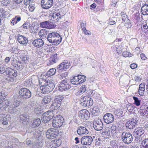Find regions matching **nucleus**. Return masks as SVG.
Instances as JSON below:
<instances>
[{"label":"nucleus","instance_id":"nucleus-1","mask_svg":"<svg viewBox=\"0 0 148 148\" xmlns=\"http://www.w3.org/2000/svg\"><path fill=\"white\" fill-rule=\"evenodd\" d=\"M40 89L42 93L44 94L49 93L55 87L54 84L52 81L42 79L39 81Z\"/></svg>","mask_w":148,"mask_h":148},{"label":"nucleus","instance_id":"nucleus-2","mask_svg":"<svg viewBox=\"0 0 148 148\" xmlns=\"http://www.w3.org/2000/svg\"><path fill=\"white\" fill-rule=\"evenodd\" d=\"M70 64L66 61L59 65L56 69H50L48 71V74L50 75H53L56 73V70L59 72H61L66 70L70 67Z\"/></svg>","mask_w":148,"mask_h":148},{"label":"nucleus","instance_id":"nucleus-3","mask_svg":"<svg viewBox=\"0 0 148 148\" xmlns=\"http://www.w3.org/2000/svg\"><path fill=\"white\" fill-rule=\"evenodd\" d=\"M18 98L22 101L30 98L32 95L31 92L26 88H21L18 90Z\"/></svg>","mask_w":148,"mask_h":148},{"label":"nucleus","instance_id":"nucleus-4","mask_svg":"<svg viewBox=\"0 0 148 148\" xmlns=\"http://www.w3.org/2000/svg\"><path fill=\"white\" fill-rule=\"evenodd\" d=\"M5 72L6 75L4 77V78L6 80L9 82H13L14 80V78L17 76L16 71L11 68H7Z\"/></svg>","mask_w":148,"mask_h":148},{"label":"nucleus","instance_id":"nucleus-5","mask_svg":"<svg viewBox=\"0 0 148 148\" xmlns=\"http://www.w3.org/2000/svg\"><path fill=\"white\" fill-rule=\"evenodd\" d=\"M64 97L61 95L57 96L52 101L51 106V108L53 110H57L59 108L61 105L62 100Z\"/></svg>","mask_w":148,"mask_h":148},{"label":"nucleus","instance_id":"nucleus-6","mask_svg":"<svg viewBox=\"0 0 148 148\" xmlns=\"http://www.w3.org/2000/svg\"><path fill=\"white\" fill-rule=\"evenodd\" d=\"M54 111L53 110H49L44 113L42 115L41 120L42 122L46 123L53 119L54 116Z\"/></svg>","mask_w":148,"mask_h":148},{"label":"nucleus","instance_id":"nucleus-7","mask_svg":"<svg viewBox=\"0 0 148 148\" xmlns=\"http://www.w3.org/2000/svg\"><path fill=\"white\" fill-rule=\"evenodd\" d=\"M81 104L84 107H89L93 104V100L90 97L88 96L82 97Z\"/></svg>","mask_w":148,"mask_h":148},{"label":"nucleus","instance_id":"nucleus-8","mask_svg":"<svg viewBox=\"0 0 148 148\" xmlns=\"http://www.w3.org/2000/svg\"><path fill=\"white\" fill-rule=\"evenodd\" d=\"M133 137L131 133L124 132L121 135V140L123 142L127 144L131 143L133 140Z\"/></svg>","mask_w":148,"mask_h":148},{"label":"nucleus","instance_id":"nucleus-9","mask_svg":"<svg viewBox=\"0 0 148 148\" xmlns=\"http://www.w3.org/2000/svg\"><path fill=\"white\" fill-rule=\"evenodd\" d=\"M64 119L62 116L59 115L57 117L54 118L52 120L53 126L56 128L61 127L63 124Z\"/></svg>","mask_w":148,"mask_h":148},{"label":"nucleus","instance_id":"nucleus-10","mask_svg":"<svg viewBox=\"0 0 148 148\" xmlns=\"http://www.w3.org/2000/svg\"><path fill=\"white\" fill-rule=\"evenodd\" d=\"M58 131L53 128L48 129L46 133V137L49 139L56 138L59 134Z\"/></svg>","mask_w":148,"mask_h":148},{"label":"nucleus","instance_id":"nucleus-11","mask_svg":"<svg viewBox=\"0 0 148 148\" xmlns=\"http://www.w3.org/2000/svg\"><path fill=\"white\" fill-rule=\"evenodd\" d=\"M69 83H70V82L67 79L63 80L61 82L59 86V90L62 92L70 89L71 86H70Z\"/></svg>","mask_w":148,"mask_h":148},{"label":"nucleus","instance_id":"nucleus-12","mask_svg":"<svg viewBox=\"0 0 148 148\" xmlns=\"http://www.w3.org/2000/svg\"><path fill=\"white\" fill-rule=\"evenodd\" d=\"M138 120L136 118H132L125 123V126L127 129H132L134 128L138 124Z\"/></svg>","mask_w":148,"mask_h":148},{"label":"nucleus","instance_id":"nucleus-13","mask_svg":"<svg viewBox=\"0 0 148 148\" xmlns=\"http://www.w3.org/2000/svg\"><path fill=\"white\" fill-rule=\"evenodd\" d=\"M79 115L82 119L83 121L88 120L90 117V113L86 109L81 110L79 112Z\"/></svg>","mask_w":148,"mask_h":148},{"label":"nucleus","instance_id":"nucleus-14","mask_svg":"<svg viewBox=\"0 0 148 148\" xmlns=\"http://www.w3.org/2000/svg\"><path fill=\"white\" fill-rule=\"evenodd\" d=\"M92 138L90 136H83L80 139V143L82 145H90L92 141Z\"/></svg>","mask_w":148,"mask_h":148},{"label":"nucleus","instance_id":"nucleus-15","mask_svg":"<svg viewBox=\"0 0 148 148\" xmlns=\"http://www.w3.org/2000/svg\"><path fill=\"white\" fill-rule=\"evenodd\" d=\"M53 4V0H42L41 5L44 9H48L52 7Z\"/></svg>","mask_w":148,"mask_h":148},{"label":"nucleus","instance_id":"nucleus-16","mask_svg":"<svg viewBox=\"0 0 148 148\" xmlns=\"http://www.w3.org/2000/svg\"><path fill=\"white\" fill-rule=\"evenodd\" d=\"M103 121L105 123L109 124L112 123L114 121V116L111 113L105 114L103 116Z\"/></svg>","mask_w":148,"mask_h":148},{"label":"nucleus","instance_id":"nucleus-17","mask_svg":"<svg viewBox=\"0 0 148 148\" xmlns=\"http://www.w3.org/2000/svg\"><path fill=\"white\" fill-rule=\"evenodd\" d=\"M40 26L42 28L51 29L54 28L55 25L52 23L48 21H45L40 23Z\"/></svg>","mask_w":148,"mask_h":148},{"label":"nucleus","instance_id":"nucleus-18","mask_svg":"<svg viewBox=\"0 0 148 148\" xmlns=\"http://www.w3.org/2000/svg\"><path fill=\"white\" fill-rule=\"evenodd\" d=\"M77 132V134L80 136H83L84 134H87L89 132L86 127L80 126L78 127Z\"/></svg>","mask_w":148,"mask_h":148},{"label":"nucleus","instance_id":"nucleus-19","mask_svg":"<svg viewBox=\"0 0 148 148\" xmlns=\"http://www.w3.org/2000/svg\"><path fill=\"white\" fill-rule=\"evenodd\" d=\"M16 37L18 42L21 44L26 45L28 42L27 38L23 35L19 34Z\"/></svg>","mask_w":148,"mask_h":148},{"label":"nucleus","instance_id":"nucleus-20","mask_svg":"<svg viewBox=\"0 0 148 148\" xmlns=\"http://www.w3.org/2000/svg\"><path fill=\"white\" fill-rule=\"evenodd\" d=\"M11 65L14 68L18 70H21L23 68V66L22 63L17 62V61L13 60L11 61Z\"/></svg>","mask_w":148,"mask_h":148},{"label":"nucleus","instance_id":"nucleus-21","mask_svg":"<svg viewBox=\"0 0 148 148\" xmlns=\"http://www.w3.org/2000/svg\"><path fill=\"white\" fill-rule=\"evenodd\" d=\"M32 44L35 47L39 48L44 45V42L41 38L34 40L32 42Z\"/></svg>","mask_w":148,"mask_h":148},{"label":"nucleus","instance_id":"nucleus-22","mask_svg":"<svg viewBox=\"0 0 148 148\" xmlns=\"http://www.w3.org/2000/svg\"><path fill=\"white\" fill-rule=\"evenodd\" d=\"M134 132V135L136 137H140L144 133V129L142 127H136L135 129Z\"/></svg>","mask_w":148,"mask_h":148},{"label":"nucleus","instance_id":"nucleus-23","mask_svg":"<svg viewBox=\"0 0 148 148\" xmlns=\"http://www.w3.org/2000/svg\"><path fill=\"white\" fill-rule=\"evenodd\" d=\"M63 15L62 12H59L57 13H54L51 17V19L55 22H58L62 17Z\"/></svg>","mask_w":148,"mask_h":148},{"label":"nucleus","instance_id":"nucleus-24","mask_svg":"<svg viewBox=\"0 0 148 148\" xmlns=\"http://www.w3.org/2000/svg\"><path fill=\"white\" fill-rule=\"evenodd\" d=\"M61 143V140L60 139L52 140L49 143V146L51 148H55L59 147Z\"/></svg>","mask_w":148,"mask_h":148},{"label":"nucleus","instance_id":"nucleus-25","mask_svg":"<svg viewBox=\"0 0 148 148\" xmlns=\"http://www.w3.org/2000/svg\"><path fill=\"white\" fill-rule=\"evenodd\" d=\"M93 127L96 130H101L103 127L102 122L101 120L97 121L95 123L93 124Z\"/></svg>","mask_w":148,"mask_h":148},{"label":"nucleus","instance_id":"nucleus-26","mask_svg":"<svg viewBox=\"0 0 148 148\" xmlns=\"http://www.w3.org/2000/svg\"><path fill=\"white\" fill-rule=\"evenodd\" d=\"M10 100H5L0 103V110H2L6 108L9 106H10Z\"/></svg>","mask_w":148,"mask_h":148},{"label":"nucleus","instance_id":"nucleus-27","mask_svg":"<svg viewBox=\"0 0 148 148\" xmlns=\"http://www.w3.org/2000/svg\"><path fill=\"white\" fill-rule=\"evenodd\" d=\"M56 34V32L48 33V34L47 40L50 43H51L52 44L54 42L53 41L54 38H55Z\"/></svg>","mask_w":148,"mask_h":148},{"label":"nucleus","instance_id":"nucleus-28","mask_svg":"<svg viewBox=\"0 0 148 148\" xmlns=\"http://www.w3.org/2000/svg\"><path fill=\"white\" fill-rule=\"evenodd\" d=\"M55 38H54V41L53 45H59L61 42L62 40V37L60 34L56 32L55 34Z\"/></svg>","mask_w":148,"mask_h":148},{"label":"nucleus","instance_id":"nucleus-29","mask_svg":"<svg viewBox=\"0 0 148 148\" xmlns=\"http://www.w3.org/2000/svg\"><path fill=\"white\" fill-rule=\"evenodd\" d=\"M41 123V121L40 119L38 118L34 119L33 122H32L31 125V127L32 128H36L39 126Z\"/></svg>","mask_w":148,"mask_h":148},{"label":"nucleus","instance_id":"nucleus-30","mask_svg":"<svg viewBox=\"0 0 148 148\" xmlns=\"http://www.w3.org/2000/svg\"><path fill=\"white\" fill-rule=\"evenodd\" d=\"M48 32L45 29H41L39 33L40 37L42 39H47Z\"/></svg>","mask_w":148,"mask_h":148},{"label":"nucleus","instance_id":"nucleus-31","mask_svg":"<svg viewBox=\"0 0 148 148\" xmlns=\"http://www.w3.org/2000/svg\"><path fill=\"white\" fill-rule=\"evenodd\" d=\"M7 116L5 114H0V123L6 125L8 124V120L7 117Z\"/></svg>","mask_w":148,"mask_h":148},{"label":"nucleus","instance_id":"nucleus-32","mask_svg":"<svg viewBox=\"0 0 148 148\" xmlns=\"http://www.w3.org/2000/svg\"><path fill=\"white\" fill-rule=\"evenodd\" d=\"M86 90V86L85 85H83L80 87L78 91L76 93L75 95L77 96H79L80 95H81L84 93Z\"/></svg>","mask_w":148,"mask_h":148},{"label":"nucleus","instance_id":"nucleus-33","mask_svg":"<svg viewBox=\"0 0 148 148\" xmlns=\"http://www.w3.org/2000/svg\"><path fill=\"white\" fill-rule=\"evenodd\" d=\"M57 56V54L56 53L51 56L49 59V63L51 65L56 63L58 60Z\"/></svg>","mask_w":148,"mask_h":148},{"label":"nucleus","instance_id":"nucleus-34","mask_svg":"<svg viewBox=\"0 0 148 148\" xmlns=\"http://www.w3.org/2000/svg\"><path fill=\"white\" fill-rule=\"evenodd\" d=\"M79 79L78 78V75L76 76H74L73 78L70 80L71 83L73 85H77L80 84L79 81Z\"/></svg>","mask_w":148,"mask_h":148},{"label":"nucleus","instance_id":"nucleus-35","mask_svg":"<svg viewBox=\"0 0 148 148\" xmlns=\"http://www.w3.org/2000/svg\"><path fill=\"white\" fill-rule=\"evenodd\" d=\"M20 118L21 121L25 122H28L29 120V116L28 114L26 113L21 115Z\"/></svg>","mask_w":148,"mask_h":148},{"label":"nucleus","instance_id":"nucleus-36","mask_svg":"<svg viewBox=\"0 0 148 148\" xmlns=\"http://www.w3.org/2000/svg\"><path fill=\"white\" fill-rule=\"evenodd\" d=\"M142 14L144 15H148V5L145 4L141 8Z\"/></svg>","mask_w":148,"mask_h":148},{"label":"nucleus","instance_id":"nucleus-37","mask_svg":"<svg viewBox=\"0 0 148 148\" xmlns=\"http://www.w3.org/2000/svg\"><path fill=\"white\" fill-rule=\"evenodd\" d=\"M52 100L51 96L47 95L45 96L43 99L42 103L43 104H47L49 103Z\"/></svg>","mask_w":148,"mask_h":148},{"label":"nucleus","instance_id":"nucleus-38","mask_svg":"<svg viewBox=\"0 0 148 148\" xmlns=\"http://www.w3.org/2000/svg\"><path fill=\"white\" fill-rule=\"evenodd\" d=\"M20 104V102L19 101L11 100L10 106L14 108H16Z\"/></svg>","mask_w":148,"mask_h":148},{"label":"nucleus","instance_id":"nucleus-39","mask_svg":"<svg viewBox=\"0 0 148 148\" xmlns=\"http://www.w3.org/2000/svg\"><path fill=\"white\" fill-rule=\"evenodd\" d=\"M145 90V86L142 84H140L139 86V88L138 90L139 94L142 96L144 95Z\"/></svg>","mask_w":148,"mask_h":148},{"label":"nucleus","instance_id":"nucleus-40","mask_svg":"<svg viewBox=\"0 0 148 148\" xmlns=\"http://www.w3.org/2000/svg\"><path fill=\"white\" fill-rule=\"evenodd\" d=\"M22 61L25 64L28 63L29 62L28 56L26 53H24L21 55V57Z\"/></svg>","mask_w":148,"mask_h":148},{"label":"nucleus","instance_id":"nucleus-41","mask_svg":"<svg viewBox=\"0 0 148 148\" xmlns=\"http://www.w3.org/2000/svg\"><path fill=\"white\" fill-rule=\"evenodd\" d=\"M115 116L118 119H120L123 116V112L121 109H119V110H116L114 112Z\"/></svg>","mask_w":148,"mask_h":148},{"label":"nucleus","instance_id":"nucleus-42","mask_svg":"<svg viewBox=\"0 0 148 148\" xmlns=\"http://www.w3.org/2000/svg\"><path fill=\"white\" fill-rule=\"evenodd\" d=\"M34 111L35 113L38 115H40L42 112V109L40 106H36L34 107Z\"/></svg>","mask_w":148,"mask_h":148},{"label":"nucleus","instance_id":"nucleus-43","mask_svg":"<svg viewBox=\"0 0 148 148\" xmlns=\"http://www.w3.org/2000/svg\"><path fill=\"white\" fill-rule=\"evenodd\" d=\"M7 95V93L5 91L0 92V102L5 99Z\"/></svg>","mask_w":148,"mask_h":148},{"label":"nucleus","instance_id":"nucleus-44","mask_svg":"<svg viewBox=\"0 0 148 148\" xmlns=\"http://www.w3.org/2000/svg\"><path fill=\"white\" fill-rule=\"evenodd\" d=\"M8 112L11 114L16 113L17 111H18L16 108H14L10 106L8 108Z\"/></svg>","mask_w":148,"mask_h":148},{"label":"nucleus","instance_id":"nucleus-45","mask_svg":"<svg viewBox=\"0 0 148 148\" xmlns=\"http://www.w3.org/2000/svg\"><path fill=\"white\" fill-rule=\"evenodd\" d=\"M133 98L134 100V103L137 106H140V100H139L137 97L135 96H133Z\"/></svg>","mask_w":148,"mask_h":148},{"label":"nucleus","instance_id":"nucleus-46","mask_svg":"<svg viewBox=\"0 0 148 148\" xmlns=\"http://www.w3.org/2000/svg\"><path fill=\"white\" fill-rule=\"evenodd\" d=\"M78 78L79 79V82L80 83V84H82L84 82H85L86 80V76L83 75H78Z\"/></svg>","mask_w":148,"mask_h":148},{"label":"nucleus","instance_id":"nucleus-47","mask_svg":"<svg viewBox=\"0 0 148 148\" xmlns=\"http://www.w3.org/2000/svg\"><path fill=\"white\" fill-rule=\"evenodd\" d=\"M141 29L144 32L148 33V27L147 23L142 25Z\"/></svg>","mask_w":148,"mask_h":148},{"label":"nucleus","instance_id":"nucleus-48","mask_svg":"<svg viewBox=\"0 0 148 148\" xmlns=\"http://www.w3.org/2000/svg\"><path fill=\"white\" fill-rule=\"evenodd\" d=\"M43 146V144L42 142H37L34 143L32 146L34 148H41Z\"/></svg>","mask_w":148,"mask_h":148},{"label":"nucleus","instance_id":"nucleus-49","mask_svg":"<svg viewBox=\"0 0 148 148\" xmlns=\"http://www.w3.org/2000/svg\"><path fill=\"white\" fill-rule=\"evenodd\" d=\"M79 23H80V25L81 26V27L82 28V31H84V30H85L86 29V23L85 21H83L82 23L80 21L79 22Z\"/></svg>","mask_w":148,"mask_h":148},{"label":"nucleus","instance_id":"nucleus-50","mask_svg":"<svg viewBox=\"0 0 148 148\" xmlns=\"http://www.w3.org/2000/svg\"><path fill=\"white\" fill-rule=\"evenodd\" d=\"M5 66L4 65H1L0 64V74H3L4 73L6 70Z\"/></svg>","mask_w":148,"mask_h":148},{"label":"nucleus","instance_id":"nucleus-51","mask_svg":"<svg viewBox=\"0 0 148 148\" xmlns=\"http://www.w3.org/2000/svg\"><path fill=\"white\" fill-rule=\"evenodd\" d=\"M142 146L147 147H148V139H145L141 143Z\"/></svg>","mask_w":148,"mask_h":148},{"label":"nucleus","instance_id":"nucleus-52","mask_svg":"<svg viewBox=\"0 0 148 148\" xmlns=\"http://www.w3.org/2000/svg\"><path fill=\"white\" fill-rule=\"evenodd\" d=\"M127 110L130 112H131L134 109V107H133L132 105L131 104L127 105Z\"/></svg>","mask_w":148,"mask_h":148},{"label":"nucleus","instance_id":"nucleus-53","mask_svg":"<svg viewBox=\"0 0 148 148\" xmlns=\"http://www.w3.org/2000/svg\"><path fill=\"white\" fill-rule=\"evenodd\" d=\"M25 144H26V145L28 146H31L33 145H32V141L28 138H27L26 140V141H25Z\"/></svg>","mask_w":148,"mask_h":148},{"label":"nucleus","instance_id":"nucleus-54","mask_svg":"<svg viewBox=\"0 0 148 148\" xmlns=\"http://www.w3.org/2000/svg\"><path fill=\"white\" fill-rule=\"evenodd\" d=\"M121 15L122 17V19L123 21L126 20V19L127 18V16L126 14L124 12H121Z\"/></svg>","mask_w":148,"mask_h":148},{"label":"nucleus","instance_id":"nucleus-55","mask_svg":"<svg viewBox=\"0 0 148 148\" xmlns=\"http://www.w3.org/2000/svg\"><path fill=\"white\" fill-rule=\"evenodd\" d=\"M90 111L92 112V114L95 115L97 112L98 110H97V108L94 107L93 108L90 109Z\"/></svg>","mask_w":148,"mask_h":148},{"label":"nucleus","instance_id":"nucleus-56","mask_svg":"<svg viewBox=\"0 0 148 148\" xmlns=\"http://www.w3.org/2000/svg\"><path fill=\"white\" fill-rule=\"evenodd\" d=\"M3 5L4 6H7L10 4L11 3V1L10 0H3Z\"/></svg>","mask_w":148,"mask_h":148},{"label":"nucleus","instance_id":"nucleus-57","mask_svg":"<svg viewBox=\"0 0 148 148\" xmlns=\"http://www.w3.org/2000/svg\"><path fill=\"white\" fill-rule=\"evenodd\" d=\"M34 0H24V3L26 5L29 4L31 3H32Z\"/></svg>","mask_w":148,"mask_h":148},{"label":"nucleus","instance_id":"nucleus-58","mask_svg":"<svg viewBox=\"0 0 148 148\" xmlns=\"http://www.w3.org/2000/svg\"><path fill=\"white\" fill-rule=\"evenodd\" d=\"M122 47L121 46H120L118 47H116V51H117L118 53L119 54H121L122 52V49H121V48Z\"/></svg>","mask_w":148,"mask_h":148},{"label":"nucleus","instance_id":"nucleus-59","mask_svg":"<svg viewBox=\"0 0 148 148\" xmlns=\"http://www.w3.org/2000/svg\"><path fill=\"white\" fill-rule=\"evenodd\" d=\"M111 131L112 133V132H115V133H116V126L114 125H112L111 128Z\"/></svg>","mask_w":148,"mask_h":148},{"label":"nucleus","instance_id":"nucleus-60","mask_svg":"<svg viewBox=\"0 0 148 148\" xmlns=\"http://www.w3.org/2000/svg\"><path fill=\"white\" fill-rule=\"evenodd\" d=\"M130 53L127 51H124L122 53V55L123 57H127V56L131 57V56H129Z\"/></svg>","mask_w":148,"mask_h":148},{"label":"nucleus","instance_id":"nucleus-61","mask_svg":"<svg viewBox=\"0 0 148 148\" xmlns=\"http://www.w3.org/2000/svg\"><path fill=\"white\" fill-rule=\"evenodd\" d=\"M96 7V4L94 3L90 5V8L91 10H94L95 8Z\"/></svg>","mask_w":148,"mask_h":148},{"label":"nucleus","instance_id":"nucleus-62","mask_svg":"<svg viewBox=\"0 0 148 148\" xmlns=\"http://www.w3.org/2000/svg\"><path fill=\"white\" fill-rule=\"evenodd\" d=\"M35 7L33 6L32 4H30L29 6V10L31 12H33L34 11Z\"/></svg>","mask_w":148,"mask_h":148},{"label":"nucleus","instance_id":"nucleus-63","mask_svg":"<svg viewBox=\"0 0 148 148\" xmlns=\"http://www.w3.org/2000/svg\"><path fill=\"white\" fill-rule=\"evenodd\" d=\"M30 25V24L28 23H25L23 25V27L26 29L28 27H29Z\"/></svg>","mask_w":148,"mask_h":148},{"label":"nucleus","instance_id":"nucleus-64","mask_svg":"<svg viewBox=\"0 0 148 148\" xmlns=\"http://www.w3.org/2000/svg\"><path fill=\"white\" fill-rule=\"evenodd\" d=\"M60 75L62 77H66L68 75V73L67 72H65L60 73Z\"/></svg>","mask_w":148,"mask_h":148}]
</instances>
